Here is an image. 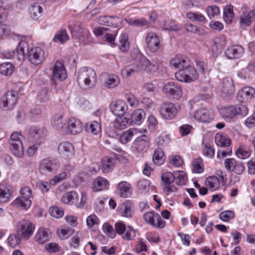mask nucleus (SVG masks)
<instances>
[{
    "instance_id": "1",
    "label": "nucleus",
    "mask_w": 255,
    "mask_h": 255,
    "mask_svg": "<svg viewBox=\"0 0 255 255\" xmlns=\"http://www.w3.org/2000/svg\"><path fill=\"white\" fill-rule=\"evenodd\" d=\"M77 81L81 87L92 88L97 81L96 73L91 68L83 67L78 71Z\"/></svg>"
},
{
    "instance_id": "2",
    "label": "nucleus",
    "mask_w": 255,
    "mask_h": 255,
    "mask_svg": "<svg viewBox=\"0 0 255 255\" xmlns=\"http://www.w3.org/2000/svg\"><path fill=\"white\" fill-rule=\"evenodd\" d=\"M72 37L78 39L83 44H87L91 41V35L89 30L79 22L69 25Z\"/></svg>"
},
{
    "instance_id": "3",
    "label": "nucleus",
    "mask_w": 255,
    "mask_h": 255,
    "mask_svg": "<svg viewBox=\"0 0 255 255\" xmlns=\"http://www.w3.org/2000/svg\"><path fill=\"white\" fill-rule=\"evenodd\" d=\"M60 167V163L58 159L52 157H47L40 161L39 170L42 173H55Z\"/></svg>"
},
{
    "instance_id": "4",
    "label": "nucleus",
    "mask_w": 255,
    "mask_h": 255,
    "mask_svg": "<svg viewBox=\"0 0 255 255\" xmlns=\"http://www.w3.org/2000/svg\"><path fill=\"white\" fill-rule=\"evenodd\" d=\"M20 195L13 201V204L25 209H28L31 205L32 193L30 188L24 187L20 191Z\"/></svg>"
},
{
    "instance_id": "5",
    "label": "nucleus",
    "mask_w": 255,
    "mask_h": 255,
    "mask_svg": "<svg viewBox=\"0 0 255 255\" xmlns=\"http://www.w3.org/2000/svg\"><path fill=\"white\" fill-rule=\"evenodd\" d=\"M175 77L179 81L190 83L198 79V74L195 68L189 66L183 70H179L176 72Z\"/></svg>"
},
{
    "instance_id": "6",
    "label": "nucleus",
    "mask_w": 255,
    "mask_h": 255,
    "mask_svg": "<svg viewBox=\"0 0 255 255\" xmlns=\"http://www.w3.org/2000/svg\"><path fill=\"white\" fill-rule=\"evenodd\" d=\"M34 230V224L26 220L20 221L16 226L17 234L25 239H28L31 237Z\"/></svg>"
},
{
    "instance_id": "7",
    "label": "nucleus",
    "mask_w": 255,
    "mask_h": 255,
    "mask_svg": "<svg viewBox=\"0 0 255 255\" xmlns=\"http://www.w3.org/2000/svg\"><path fill=\"white\" fill-rule=\"evenodd\" d=\"M136 58L139 64L140 71H144L146 73H152L156 72L158 69V65L151 62L146 57L140 53L136 54Z\"/></svg>"
},
{
    "instance_id": "8",
    "label": "nucleus",
    "mask_w": 255,
    "mask_h": 255,
    "mask_svg": "<svg viewBox=\"0 0 255 255\" xmlns=\"http://www.w3.org/2000/svg\"><path fill=\"white\" fill-rule=\"evenodd\" d=\"M162 181V189L164 192L168 195L169 193L175 192L177 188L173 185L174 181V172H163L161 176Z\"/></svg>"
},
{
    "instance_id": "9",
    "label": "nucleus",
    "mask_w": 255,
    "mask_h": 255,
    "mask_svg": "<svg viewBox=\"0 0 255 255\" xmlns=\"http://www.w3.org/2000/svg\"><path fill=\"white\" fill-rule=\"evenodd\" d=\"M17 100L14 91H8L0 99V108L4 111L11 110L16 104Z\"/></svg>"
},
{
    "instance_id": "10",
    "label": "nucleus",
    "mask_w": 255,
    "mask_h": 255,
    "mask_svg": "<svg viewBox=\"0 0 255 255\" xmlns=\"http://www.w3.org/2000/svg\"><path fill=\"white\" fill-rule=\"evenodd\" d=\"M179 106L170 102L163 103L160 108L161 116L166 120L174 119L178 112Z\"/></svg>"
},
{
    "instance_id": "11",
    "label": "nucleus",
    "mask_w": 255,
    "mask_h": 255,
    "mask_svg": "<svg viewBox=\"0 0 255 255\" xmlns=\"http://www.w3.org/2000/svg\"><path fill=\"white\" fill-rule=\"evenodd\" d=\"M163 91L168 96L175 100L180 99L183 95L180 86L172 82L165 84L163 87Z\"/></svg>"
},
{
    "instance_id": "12",
    "label": "nucleus",
    "mask_w": 255,
    "mask_h": 255,
    "mask_svg": "<svg viewBox=\"0 0 255 255\" xmlns=\"http://www.w3.org/2000/svg\"><path fill=\"white\" fill-rule=\"evenodd\" d=\"M27 138L29 143L41 144L44 139L43 132L37 127H31L27 130Z\"/></svg>"
},
{
    "instance_id": "13",
    "label": "nucleus",
    "mask_w": 255,
    "mask_h": 255,
    "mask_svg": "<svg viewBox=\"0 0 255 255\" xmlns=\"http://www.w3.org/2000/svg\"><path fill=\"white\" fill-rule=\"evenodd\" d=\"M143 219L147 223L158 228H163L165 225V222L159 215L157 213L155 214L153 212L145 213L143 215Z\"/></svg>"
},
{
    "instance_id": "14",
    "label": "nucleus",
    "mask_w": 255,
    "mask_h": 255,
    "mask_svg": "<svg viewBox=\"0 0 255 255\" xmlns=\"http://www.w3.org/2000/svg\"><path fill=\"white\" fill-rule=\"evenodd\" d=\"M214 114L213 110L209 109L200 108L194 114L195 119L202 123H209L213 120Z\"/></svg>"
},
{
    "instance_id": "15",
    "label": "nucleus",
    "mask_w": 255,
    "mask_h": 255,
    "mask_svg": "<svg viewBox=\"0 0 255 255\" xmlns=\"http://www.w3.org/2000/svg\"><path fill=\"white\" fill-rule=\"evenodd\" d=\"M44 58V52L38 47L32 48L28 52V60L35 65L42 63Z\"/></svg>"
},
{
    "instance_id": "16",
    "label": "nucleus",
    "mask_w": 255,
    "mask_h": 255,
    "mask_svg": "<svg viewBox=\"0 0 255 255\" xmlns=\"http://www.w3.org/2000/svg\"><path fill=\"white\" fill-rule=\"evenodd\" d=\"M145 41L148 48L152 52H155L160 48V41L157 34L153 32L148 33Z\"/></svg>"
},
{
    "instance_id": "17",
    "label": "nucleus",
    "mask_w": 255,
    "mask_h": 255,
    "mask_svg": "<svg viewBox=\"0 0 255 255\" xmlns=\"http://www.w3.org/2000/svg\"><path fill=\"white\" fill-rule=\"evenodd\" d=\"M58 152L61 157L64 158H70L74 155L75 149L71 143L63 141L59 144Z\"/></svg>"
},
{
    "instance_id": "18",
    "label": "nucleus",
    "mask_w": 255,
    "mask_h": 255,
    "mask_svg": "<svg viewBox=\"0 0 255 255\" xmlns=\"http://www.w3.org/2000/svg\"><path fill=\"white\" fill-rule=\"evenodd\" d=\"M171 66L179 70H183L190 66V61L188 58L182 55H177L170 61Z\"/></svg>"
},
{
    "instance_id": "19",
    "label": "nucleus",
    "mask_w": 255,
    "mask_h": 255,
    "mask_svg": "<svg viewBox=\"0 0 255 255\" xmlns=\"http://www.w3.org/2000/svg\"><path fill=\"white\" fill-rule=\"evenodd\" d=\"M220 86L221 95L223 98H230L233 95L235 91V87L231 79H224Z\"/></svg>"
},
{
    "instance_id": "20",
    "label": "nucleus",
    "mask_w": 255,
    "mask_h": 255,
    "mask_svg": "<svg viewBox=\"0 0 255 255\" xmlns=\"http://www.w3.org/2000/svg\"><path fill=\"white\" fill-rule=\"evenodd\" d=\"M128 107L125 101L117 100L110 105L111 111L117 116H123L128 110Z\"/></svg>"
},
{
    "instance_id": "21",
    "label": "nucleus",
    "mask_w": 255,
    "mask_h": 255,
    "mask_svg": "<svg viewBox=\"0 0 255 255\" xmlns=\"http://www.w3.org/2000/svg\"><path fill=\"white\" fill-rule=\"evenodd\" d=\"M66 129L67 132L76 134L82 130L83 125L79 120L74 118H70L67 122Z\"/></svg>"
},
{
    "instance_id": "22",
    "label": "nucleus",
    "mask_w": 255,
    "mask_h": 255,
    "mask_svg": "<svg viewBox=\"0 0 255 255\" xmlns=\"http://www.w3.org/2000/svg\"><path fill=\"white\" fill-rule=\"evenodd\" d=\"M52 74L54 79L60 81H63L67 78V73L62 63L56 62L52 68Z\"/></svg>"
},
{
    "instance_id": "23",
    "label": "nucleus",
    "mask_w": 255,
    "mask_h": 255,
    "mask_svg": "<svg viewBox=\"0 0 255 255\" xmlns=\"http://www.w3.org/2000/svg\"><path fill=\"white\" fill-rule=\"evenodd\" d=\"M149 139L146 135L137 137L133 143L132 147L137 152H143L148 145Z\"/></svg>"
},
{
    "instance_id": "24",
    "label": "nucleus",
    "mask_w": 255,
    "mask_h": 255,
    "mask_svg": "<svg viewBox=\"0 0 255 255\" xmlns=\"http://www.w3.org/2000/svg\"><path fill=\"white\" fill-rule=\"evenodd\" d=\"M244 52V48L239 45L231 46L225 51V54L229 59H237L240 58Z\"/></svg>"
},
{
    "instance_id": "25",
    "label": "nucleus",
    "mask_w": 255,
    "mask_h": 255,
    "mask_svg": "<svg viewBox=\"0 0 255 255\" xmlns=\"http://www.w3.org/2000/svg\"><path fill=\"white\" fill-rule=\"evenodd\" d=\"M140 71L139 64L136 58L135 62L129 65L125 66L121 71L122 76L125 78H128L134 76Z\"/></svg>"
},
{
    "instance_id": "26",
    "label": "nucleus",
    "mask_w": 255,
    "mask_h": 255,
    "mask_svg": "<svg viewBox=\"0 0 255 255\" xmlns=\"http://www.w3.org/2000/svg\"><path fill=\"white\" fill-rule=\"evenodd\" d=\"M237 110L236 106H230L221 108L220 110V113L227 122H231L237 115Z\"/></svg>"
},
{
    "instance_id": "27",
    "label": "nucleus",
    "mask_w": 255,
    "mask_h": 255,
    "mask_svg": "<svg viewBox=\"0 0 255 255\" xmlns=\"http://www.w3.org/2000/svg\"><path fill=\"white\" fill-rule=\"evenodd\" d=\"M107 29L104 27H99L95 28L93 32L97 36H101L104 41L113 44L114 42L115 38L112 34L107 33Z\"/></svg>"
},
{
    "instance_id": "28",
    "label": "nucleus",
    "mask_w": 255,
    "mask_h": 255,
    "mask_svg": "<svg viewBox=\"0 0 255 255\" xmlns=\"http://www.w3.org/2000/svg\"><path fill=\"white\" fill-rule=\"evenodd\" d=\"M255 96V89L250 86L244 87L240 90L237 94V98L241 100H248L254 98Z\"/></svg>"
},
{
    "instance_id": "29",
    "label": "nucleus",
    "mask_w": 255,
    "mask_h": 255,
    "mask_svg": "<svg viewBox=\"0 0 255 255\" xmlns=\"http://www.w3.org/2000/svg\"><path fill=\"white\" fill-rule=\"evenodd\" d=\"M118 21H120L119 17L109 15L100 16L97 18V20L99 24L109 26H115L117 25Z\"/></svg>"
},
{
    "instance_id": "30",
    "label": "nucleus",
    "mask_w": 255,
    "mask_h": 255,
    "mask_svg": "<svg viewBox=\"0 0 255 255\" xmlns=\"http://www.w3.org/2000/svg\"><path fill=\"white\" fill-rule=\"evenodd\" d=\"M11 198L10 187L5 183L0 184V203L8 202Z\"/></svg>"
},
{
    "instance_id": "31",
    "label": "nucleus",
    "mask_w": 255,
    "mask_h": 255,
    "mask_svg": "<svg viewBox=\"0 0 255 255\" xmlns=\"http://www.w3.org/2000/svg\"><path fill=\"white\" fill-rule=\"evenodd\" d=\"M137 132L136 128H129L128 130L122 132L121 135L116 134L117 138L119 139L120 141L123 144H126L130 141L133 136Z\"/></svg>"
},
{
    "instance_id": "32",
    "label": "nucleus",
    "mask_w": 255,
    "mask_h": 255,
    "mask_svg": "<svg viewBox=\"0 0 255 255\" xmlns=\"http://www.w3.org/2000/svg\"><path fill=\"white\" fill-rule=\"evenodd\" d=\"M145 113L142 109H137L131 115V124L137 125H140L144 120Z\"/></svg>"
},
{
    "instance_id": "33",
    "label": "nucleus",
    "mask_w": 255,
    "mask_h": 255,
    "mask_svg": "<svg viewBox=\"0 0 255 255\" xmlns=\"http://www.w3.org/2000/svg\"><path fill=\"white\" fill-rule=\"evenodd\" d=\"M79 197V195L76 191H68L62 195L61 201L66 204H73L77 202Z\"/></svg>"
},
{
    "instance_id": "34",
    "label": "nucleus",
    "mask_w": 255,
    "mask_h": 255,
    "mask_svg": "<svg viewBox=\"0 0 255 255\" xmlns=\"http://www.w3.org/2000/svg\"><path fill=\"white\" fill-rule=\"evenodd\" d=\"M109 185L108 181L104 177H98L94 179L92 183V189L94 191H100L106 189Z\"/></svg>"
},
{
    "instance_id": "35",
    "label": "nucleus",
    "mask_w": 255,
    "mask_h": 255,
    "mask_svg": "<svg viewBox=\"0 0 255 255\" xmlns=\"http://www.w3.org/2000/svg\"><path fill=\"white\" fill-rule=\"evenodd\" d=\"M215 142L218 146L228 147L231 144V140L227 134L218 133L215 136Z\"/></svg>"
},
{
    "instance_id": "36",
    "label": "nucleus",
    "mask_w": 255,
    "mask_h": 255,
    "mask_svg": "<svg viewBox=\"0 0 255 255\" xmlns=\"http://www.w3.org/2000/svg\"><path fill=\"white\" fill-rule=\"evenodd\" d=\"M120 82V79L117 75H108L104 81V86L107 88L112 89L118 86Z\"/></svg>"
},
{
    "instance_id": "37",
    "label": "nucleus",
    "mask_w": 255,
    "mask_h": 255,
    "mask_svg": "<svg viewBox=\"0 0 255 255\" xmlns=\"http://www.w3.org/2000/svg\"><path fill=\"white\" fill-rule=\"evenodd\" d=\"M118 117L114 123V126L116 128L124 129L131 124L130 119L124 115Z\"/></svg>"
},
{
    "instance_id": "38",
    "label": "nucleus",
    "mask_w": 255,
    "mask_h": 255,
    "mask_svg": "<svg viewBox=\"0 0 255 255\" xmlns=\"http://www.w3.org/2000/svg\"><path fill=\"white\" fill-rule=\"evenodd\" d=\"M117 190L120 196L124 198L128 197L131 193L130 185L126 181H121L117 186Z\"/></svg>"
},
{
    "instance_id": "39",
    "label": "nucleus",
    "mask_w": 255,
    "mask_h": 255,
    "mask_svg": "<svg viewBox=\"0 0 255 255\" xmlns=\"http://www.w3.org/2000/svg\"><path fill=\"white\" fill-rule=\"evenodd\" d=\"M66 124V121L64 119L63 115H55L53 117L51 125L54 129L56 130L62 129L65 127Z\"/></svg>"
},
{
    "instance_id": "40",
    "label": "nucleus",
    "mask_w": 255,
    "mask_h": 255,
    "mask_svg": "<svg viewBox=\"0 0 255 255\" xmlns=\"http://www.w3.org/2000/svg\"><path fill=\"white\" fill-rule=\"evenodd\" d=\"M254 18H255V11L254 10H251L248 12H244L240 18L242 26H249Z\"/></svg>"
},
{
    "instance_id": "41",
    "label": "nucleus",
    "mask_w": 255,
    "mask_h": 255,
    "mask_svg": "<svg viewBox=\"0 0 255 255\" xmlns=\"http://www.w3.org/2000/svg\"><path fill=\"white\" fill-rule=\"evenodd\" d=\"M132 207V203L129 201L121 204L120 213L122 216L127 218L131 217L133 212Z\"/></svg>"
},
{
    "instance_id": "42",
    "label": "nucleus",
    "mask_w": 255,
    "mask_h": 255,
    "mask_svg": "<svg viewBox=\"0 0 255 255\" xmlns=\"http://www.w3.org/2000/svg\"><path fill=\"white\" fill-rule=\"evenodd\" d=\"M160 26L165 30L169 31H177L180 28L177 23L174 20L167 19L160 24Z\"/></svg>"
},
{
    "instance_id": "43",
    "label": "nucleus",
    "mask_w": 255,
    "mask_h": 255,
    "mask_svg": "<svg viewBox=\"0 0 255 255\" xmlns=\"http://www.w3.org/2000/svg\"><path fill=\"white\" fill-rule=\"evenodd\" d=\"M35 238V241L39 244H43L49 240L50 238L49 233L48 232V231L45 228H40L38 230Z\"/></svg>"
},
{
    "instance_id": "44",
    "label": "nucleus",
    "mask_w": 255,
    "mask_h": 255,
    "mask_svg": "<svg viewBox=\"0 0 255 255\" xmlns=\"http://www.w3.org/2000/svg\"><path fill=\"white\" fill-rule=\"evenodd\" d=\"M115 160L113 158L106 157L101 160V166L103 171L104 173H108L112 171L115 166Z\"/></svg>"
},
{
    "instance_id": "45",
    "label": "nucleus",
    "mask_w": 255,
    "mask_h": 255,
    "mask_svg": "<svg viewBox=\"0 0 255 255\" xmlns=\"http://www.w3.org/2000/svg\"><path fill=\"white\" fill-rule=\"evenodd\" d=\"M9 148L11 152L16 157H22L24 155L22 141H17L16 143L9 144Z\"/></svg>"
},
{
    "instance_id": "46",
    "label": "nucleus",
    "mask_w": 255,
    "mask_h": 255,
    "mask_svg": "<svg viewBox=\"0 0 255 255\" xmlns=\"http://www.w3.org/2000/svg\"><path fill=\"white\" fill-rule=\"evenodd\" d=\"M29 10L30 17L33 19L37 20L41 16L43 8L38 3H35L31 5Z\"/></svg>"
},
{
    "instance_id": "47",
    "label": "nucleus",
    "mask_w": 255,
    "mask_h": 255,
    "mask_svg": "<svg viewBox=\"0 0 255 255\" xmlns=\"http://www.w3.org/2000/svg\"><path fill=\"white\" fill-rule=\"evenodd\" d=\"M28 49V44L24 40L20 41L18 46H17V59L21 61L23 60L25 57V51Z\"/></svg>"
},
{
    "instance_id": "48",
    "label": "nucleus",
    "mask_w": 255,
    "mask_h": 255,
    "mask_svg": "<svg viewBox=\"0 0 255 255\" xmlns=\"http://www.w3.org/2000/svg\"><path fill=\"white\" fill-rule=\"evenodd\" d=\"M186 17L193 21L206 23L207 19L203 14L200 12H188L186 14Z\"/></svg>"
},
{
    "instance_id": "49",
    "label": "nucleus",
    "mask_w": 255,
    "mask_h": 255,
    "mask_svg": "<svg viewBox=\"0 0 255 255\" xmlns=\"http://www.w3.org/2000/svg\"><path fill=\"white\" fill-rule=\"evenodd\" d=\"M85 130L94 135L98 134L101 130V126L97 121H92L86 124Z\"/></svg>"
},
{
    "instance_id": "50",
    "label": "nucleus",
    "mask_w": 255,
    "mask_h": 255,
    "mask_svg": "<svg viewBox=\"0 0 255 255\" xmlns=\"http://www.w3.org/2000/svg\"><path fill=\"white\" fill-rule=\"evenodd\" d=\"M205 184L212 190L218 189L220 186V181L219 179L216 176H210L205 180Z\"/></svg>"
},
{
    "instance_id": "51",
    "label": "nucleus",
    "mask_w": 255,
    "mask_h": 255,
    "mask_svg": "<svg viewBox=\"0 0 255 255\" xmlns=\"http://www.w3.org/2000/svg\"><path fill=\"white\" fill-rule=\"evenodd\" d=\"M152 160L153 163L158 166L162 165L164 162V152L161 148H157L154 150Z\"/></svg>"
},
{
    "instance_id": "52",
    "label": "nucleus",
    "mask_w": 255,
    "mask_h": 255,
    "mask_svg": "<svg viewBox=\"0 0 255 255\" xmlns=\"http://www.w3.org/2000/svg\"><path fill=\"white\" fill-rule=\"evenodd\" d=\"M223 17L225 22L227 23L232 22L234 17L233 6L229 5L226 6L224 8Z\"/></svg>"
},
{
    "instance_id": "53",
    "label": "nucleus",
    "mask_w": 255,
    "mask_h": 255,
    "mask_svg": "<svg viewBox=\"0 0 255 255\" xmlns=\"http://www.w3.org/2000/svg\"><path fill=\"white\" fill-rule=\"evenodd\" d=\"M14 66L9 62H4L0 66V73L4 75H11L14 71Z\"/></svg>"
},
{
    "instance_id": "54",
    "label": "nucleus",
    "mask_w": 255,
    "mask_h": 255,
    "mask_svg": "<svg viewBox=\"0 0 255 255\" xmlns=\"http://www.w3.org/2000/svg\"><path fill=\"white\" fill-rule=\"evenodd\" d=\"M119 42L120 49L123 52L127 51L129 48L128 34L126 33H123L120 37Z\"/></svg>"
},
{
    "instance_id": "55",
    "label": "nucleus",
    "mask_w": 255,
    "mask_h": 255,
    "mask_svg": "<svg viewBox=\"0 0 255 255\" xmlns=\"http://www.w3.org/2000/svg\"><path fill=\"white\" fill-rule=\"evenodd\" d=\"M174 180L176 183L179 185H184L187 181V177L185 172L183 171H174Z\"/></svg>"
},
{
    "instance_id": "56",
    "label": "nucleus",
    "mask_w": 255,
    "mask_h": 255,
    "mask_svg": "<svg viewBox=\"0 0 255 255\" xmlns=\"http://www.w3.org/2000/svg\"><path fill=\"white\" fill-rule=\"evenodd\" d=\"M193 172L196 173H201L204 171V165L201 158H195L193 160Z\"/></svg>"
},
{
    "instance_id": "57",
    "label": "nucleus",
    "mask_w": 255,
    "mask_h": 255,
    "mask_svg": "<svg viewBox=\"0 0 255 255\" xmlns=\"http://www.w3.org/2000/svg\"><path fill=\"white\" fill-rule=\"evenodd\" d=\"M69 39V36L66 30H61L58 32L53 38L55 42L63 43Z\"/></svg>"
},
{
    "instance_id": "58",
    "label": "nucleus",
    "mask_w": 255,
    "mask_h": 255,
    "mask_svg": "<svg viewBox=\"0 0 255 255\" xmlns=\"http://www.w3.org/2000/svg\"><path fill=\"white\" fill-rule=\"evenodd\" d=\"M122 238L128 240H131L135 237V230L130 226H127L126 230H124L123 234L121 235Z\"/></svg>"
},
{
    "instance_id": "59",
    "label": "nucleus",
    "mask_w": 255,
    "mask_h": 255,
    "mask_svg": "<svg viewBox=\"0 0 255 255\" xmlns=\"http://www.w3.org/2000/svg\"><path fill=\"white\" fill-rule=\"evenodd\" d=\"M50 99V91L47 88H43L40 90L37 95V100L40 102H46Z\"/></svg>"
},
{
    "instance_id": "60",
    "label": "nucleus",
    "mask_w": 255,
    "mask_h": 255,
    "mask_svg": "<svg viewBox=\"0 0 255 255\" xmlns=\"http://www.w3.org/2000/svg\"><path fill=\"white\" fill-rule=\"evenodd\" d=\"M19 236L17 234H11L8 237L7 242L10 247L15 248L21 243V239Z\"/></svg>"
},
{
    "instance_id": "61",
    "label": "nucleus",
    "mask_w": 255,
    "mask_h": 255,
    "mask_svg": "<svg viewBox=\"0 0 255 255\" xmlns=\"http://www.w3.org/2000/svg\"><path fill=\"white\" fill-rule=\"evenodd\" d=\"M49 213L53 217L59 218L63 216L64 210L57 206H53L50 208Z\"/></svg>"
},
{
    "instance_id": "62",
    "label": "nucleus",
    "mask_w": 255,
    "mask_h": 255,
    "mask_svg": "<svg viewBox=\"0 0 255 255\" xmlns=\"http://www.w3.org/2000/svg\"><path fill=\"white\" fill-rule=\"evenodd\" d=\"M169 163L175 167L181 166L183 163V160L179 155H173L169 158Z\"/></svg>"
},
{
    "instance_id": "63",
    "label": "nucleus",
    "mask_w": 255,
    "mask_h": 255,
    "mask_svg": "<svg viewBox=\"0 0 255 255\" xmlns=\"http://www.w3.org/2000/svg\"><path fill=\"white\" fill-rule=\"evenodd\" d=\"M103 232L110 238H113L115 236V232L112 226L105 223L102 227Z\"/></svg>"
},
{
    "instance_id": "64",
    "label": "nucleus",
    "mask_w": 255,
    "mask_h": 255,
    "mask_svg": "<svg viewBox=\"0 0 255 255\" xmlns=\"http://www.w3.org/2000/svg\"><path fill=\"white\" fill-rule=\"evenodd\" d=\"M207 13L210 18H212L217 16L220 13V9L218 7L215 5L209 6L206 9Z\"/></svg>"
}]
</instances>
